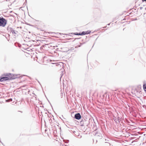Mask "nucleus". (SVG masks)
Here are the masks:
<instances>
[{"label": "nucleus", "instance_id": "obj_1", "mask_svg": "<svg viewBox=\"0 0 146 146\" xmlns=\"http://www.w3.org/2000/svg\"><path fill=\"white\" fill-rule=\"evenodd\" d=\"M13 76V75L12 74L5 73L1 75L0 79V81L3 82L4 81L10 80L14 78Z\"/></svg>", "mask_w": 146, "mask_h": 146}, {"label": "nucleus", "instance_id": "obj_2", "mask_svg": "<svg viewBox=\"0 0 146 146\" xmlns=\"http://www.w3.org/2000/svg\"><path fill=\"white\" fill-rule=\"evenodd\" d=\"M7 23L6 20L3 18H0V26L5 27Z\"/></svg>", "mask_w": 146, "mask_h": 146}, {"label": "nucleus", "instance_id": "obj_3", "mask_svg": "<svg viewBox=\"0 0 146 146\" xmlns=\"http://www.w3.org/2000/svg\"><path fill=\"white\" fill-rule=\"evenodd\" d=\"M75 118L79 120L80 119L81 117V116L80 113H77L74 116Z\"/></svg>", "mask_w": 146, "mask_h": 146}, {"label": "nucleus", "instance_id": "obj_4", "mask_svg": "<svg viewBox=\"0 0 146 146\" xmlns=\"http://www.w3.org/2000/svg\"><path fill=\"white\" fill-rule=\"evenodd\" d=\"M88 33H88V31H86V32L83 31L81 33H79V35H85L86 34H88Z\"/></svg>", "mask_w": 146, "mask_h": 146}, {"label": "nucleus", "instance_id": "obj_5", "mask_svg": "<svg viewBox=\"0 0 146 146\" xmlns=\"http://www.w3.org/2000/svg\"><path fill=\"white\" fill-rule=\"evenodd\" d=\"M143 88L144 90L146 91V85H143Z\"/></svg>", "mask_w": 146, "mask_h": 146}, {"label": "nucleus", "instance_id": "obj_6", "mask_svg": "<svg viewBox=\"0 0 146 146\" xmlns=\"http://www.w3.org/2000/svg\"><path fill=\"white\" fill-rule=\"evenodd\" d=\"M63 141L65 143H68L69 142V140H64Z\"/></svg>", "mask_w": 146, "mask_h": 146}, {"label": "nucleus", "instance_id": "obj_7", "mask_svg": "<svg viewBox=\"0 0 146 146\" xmlns=\"http://www.w3.org/2000/svg\"><path fill=\"white\" fill-rule=\"evenodd\" d=\"M12 101V99H10L9 100H8L6 101L7 102H9V101Z\"/></svg>", "mask_w": 146, "mask_h": 146}, {"label": "nucleus", "instance_id": "obj_8", "mask_svg": "<svg viewBox=\"0 0 146 146\" xmlns=\"http://www.w3.org/2000/svg\"><path fill=\"white\" fill-rule=\"evenodd\" d=\"M12 33L13 34L14 33H15V31H12Z\"/></svg>", "mask_w": 146, "mask_h": 146}, {"label": "nucleus", "instance_id": "obj_9", "mask_svg": "<svg viewBox=\"0 0 146 146\" xmlns=\"http://www.w3.org/2000/svg\"><path fill=\"white\" fill-rule=\"evenodd\" d=\"M75 35H79V33H76V34H75Z\"/></svg>", "mask_w": 146, "mask_h": 146}, {"label": "nucleus", "instance_id": "obj_10", "mask_svg": "<svg viewBox=\"0 0 146 146\" xmlns=\"http://www.w3.org/2000/svg\"><path fill=\"white\" fill-rule=\"evenodd\" d=\"M143 1H146V0H143Z\"/></svg>", "mask_w": 146, "mask_h": 146}, {"label": "nucleus", "instance_id": "obj_11", "mask_svg": "<svg viewBox=\"0 0 146 146\" xmlns=\"http://www.w3.org/2000/svg\"><path fill=\"white\" fill-rule=\"evenodd\" d=\"M142 8V7H141L140 8V9H141Z\"/></svg>", "mask_w": 146, "mask_h": 146}, {"label": "nucleus", "instance_id": "obj_12", "mask_svg": "<svg viewBox=\"0 0 146 146\" xmlns=\"http://www.w3.org/2000/svg\"><path fill=\"white\" fill-rule=\"evenodd\" d=\"M110 25V23L108 24V25Z\"/></svg>", "mask_w": 146, "mask_h": 146}, {"label": "nucleus", "instance_id": "obj_13", "mask_svg": "<svg viewBox=\"0 0 146 146\" xmlns=\"http://www.w3.org/2000/svg\"><path fill=\"white\" fill-rule=\"evenodd\" d=\"M116 120V119H115V120H114V121Z\"/></svg>", "mask_w": 146, "mask_h": 146}, {"label": "nucleus", "instance_id": "obj_14", "mask_svg": "<svg viewBox=\"0 0 146 146\" xmlns=\"http://www.w3.org/2000/svg\"><path fill=\"white\" fill-rule=\"evenodd\" d=\"M116 120V119H115V120H114V121Z\"/></svg>", "mask_w": 146, "mask_h": 146}, {"label": "nucleus", "instance_id": "obj_15", "mask_svg": "<svg viewBox=\"0 0 146 146\" xmlns=\"http://www.w3.org/2000/svg\"><path fill=\"white\" fill-rule=\"evenodd\" d=\"M116 120V119H115V120H114V121Z\"/></svg>", "mask_w": 146, "mask_h": 146}, {"label": "nucleus", "instance_id": "obj_16", "mask_svg": "<svg viewBox=\"0 0 146 146\" xmlns=\"http://www.w3.org/2000/svg\"><path fill=\"white\" fill-rule=\"evenodd\" d=\"M145 10H146V8H145Z\"/></svg>", "mask_w": 146, "mask_h": 146}]
</instances>
